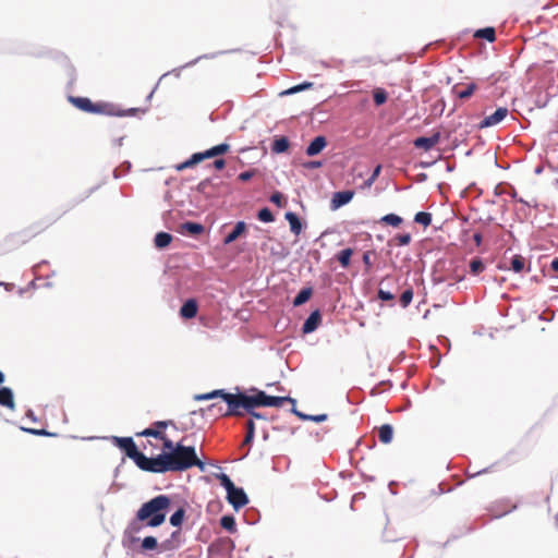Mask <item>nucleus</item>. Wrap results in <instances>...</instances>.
<instances>
[{
	"label": "nucleus",
	"mask_w": 558,
	"mask_h": 558,
	"mask_svg": "<svg viewBox=\"0 0 558 558\" xmlns=\"http://www.w3.org/2000/svg\"><path fill=\"white\" fill-rule=\"evenodd\" d=\"M185 515V511L183 508L178 509L171 517H170V523L173 526H180L183 522Z\"/></svg>",
	"instance_id": "37"
},
{
	"label": "nucleus",
	"mask_w": 558,
	"mask_h": 558,
	"mask_svg": "<svg viewBox=\"0 0 558 558\" xmlns=\"http://www.w3.org/2000/svg\"><path fill=\"white\" fill-rule=\"evenodd\" d=\"M257 217L263 222H272L275 219L272 213L268 208L260 209Z\"/></svg>",
	"instance_id": "40"
},
{
	"label": "nucleus",
	"mask_w": 558,
	"mask_h": 558,
	"mask_svg": "<svg viewBox=\"0 0 558 558\" xmlns=\"http://www.w3.org/2000/svg\"><path fill=\"white\" fill-rule=\"evenodd\" d=\"M225 166H226V162H225V160H223V159H216V160L214 161V167H215L216 169H218V170L223 169V168H225Z\"/></svg>",
	"instance_id": "52"
},
{
	"label": "nucleus",
	"mask_w": 558,
	"mask_h": 558,
	"mask_svg": "<svg viewBox=\"0 0 558 558\" xmlns=\"http://www.w3.org/2000/svg\"><path fill=\"white\" fill-rule=\"evenodd\" d=\"M414 221L426 228L432 223V215L429 213L420 211L414 216Z\"/></svg>",
	"instance_id": "32"
},
{
	"label": "nucleus",
	"mask_w": 558,
	"mask_h": 558,
	"mask_svg": "<svg viewBox=\"0 0 558 558\" xmlns=\"http://www.w3.org/2000/svg\"><path fill=\"white\" fill-rule=\"evenodd\" d=\"M393 241L398 246H405L411 242V235L409 233L398 234L393 238Z\"/></svg>",
	"instance_id": "42"
},
{
	"label": "nucleus",
	"mask_w": 558,
	"mask_h": 558,
	"mask_svg": "<svg viewBox=\"0 0 558 558\" xmlns=\"http://www.w3.org/2000/svg\"><path fill=\"white\" fill-rule=\"evenodd\" d=\"M311 295H312V289L311 288L302 289L298 293V295L294 298L293 305L294 306H300V305L304 304L305 302H307L310 300Z\"/></svg>",
	"instance_id": "26"
},
{
	"label": "nucleus",
	"mask_w": 558,
	"mask_h": 558,
	"mask_svg": "<svg viewBox=\"0 0 558 558\" xmlns=\"http://www.w3.org/2000/svg\"><path fill=\"white\" fill-rule=\"evenodd\" d=\"M217 398H220L228 403L227 413L240 414V416H243L245 412H251V410H254L257 407H266V393L260 390L256 391V393L252 396H247L242 392L230 393L226 392L223 389L195 396V400L197 401Z\"/></svg>",
	"instance_id": "3"
},
{
	"label": "nucleus",
	"mask_w": 558,
	"mask_h": 558,
	"mask_svg": "<svg viewBox=\"0 0 558 558\" xmlns=\"http://www.w3.org/2000/svg\"><path fill=\"white\" fill-rule=\"evenodd\" d=\"M197 302L194 299L187 300L180 308V315L185 319L194 318L197 314Z\"/></svg>",
	"instance_id": "16"
},
{
	"label": "nucleus",
	"mask_w": 558,
	"mask_h": 558,
	"mask_svg": "<svg viewBox=\"0 0 558 558\" xmlns=\"http://www.w3.org/2000/svg\"><path fill=\"white\" fill-rule=\"evenodd\" d=\"M525 267V258L521 255H514L511 259V269L521 272Z\"/></svg>",
	"instance_id": "31"
},
{
	"label": "nucleus",
	"mask_w": 558,
	"mask_h": 558,
	"mask_svg": "<svg viewBox=\"0 0 558 558\" xmlns=\"http://www.w3.org/2000/svg\"><path fill=\"white\" fill-rule=\"evenodd\" d=\"M485 269V265L481 258H474L470 263V271L472 275L477 276Z\"/></svg>",
	"instance_id": "33"
},
{
	"label": "nucleus",
	"mask_w": 558,
	"mask_h": 558,
	"mask_svg": "<svg viewBox=\"0 0 558 558\" xmlns=\"http://www.w3.org/2000/svg\"><path fill=\"white\" fill-rule=\"evenodd\" d=\"M353 196H354V192L353 191L336 192L332 195V198H331V202H330L331 209H338L341 206L348 204L349 202H351Z\"/></svg>",
	"instance_id": "12"
},
{
	"label": "nucleus",
	"mask_w": 558,
	"mask_h": 558,
	"mask_svg": "<svg viewBox=\"0 0 558 558\" xmlns=\"http://www.w3.org/2000/svg\"><path fill=\"white\" fill-rule=\"evenodd\" d=\"M474 37L483 38L489 43H493L496 39V32H495L494 27H485V28L477 29L474 34Z\"/></svg>",
	"instance_id": "24"
},
{
	"label": "nucleus",
	"mask_w": 558,
	"mask_h": 558,
	"mask_svg": "<svg viewBox=\"0 0 558 558\" xmlns=\"http://www.w3.org/2000/svg\"><path fill=\"white\" fill-rule=\"evenodd\" d=\"M477 85L475 83H470L465 85L458 84L453 87V93L460 99H468L475 93Z\"/></svg>",
	"instance_id": "15"
},
{
	"label": "nucleus",
	"mask_w": 558,
	"mask_h": 558,
	"mask_svg": "<svg viewBox=\"0 0 558 558\" xmlns=\"http://www.w3.org/2000/svg\"><path fill=\"white\" fill-rule=\"evenodd\" d=\"M246 433H251L252 435H255V424L253 420H248L246 423Z\"/></svg>",
	"instance_id": "50"
},
{
	"label": "nucleus",
	"mask_w": 558,
	"mask_h": 558,
	"mask_svg": "<svg viewBox=\"0 0 558 558\" xmlns=\"http://www.w3.org/2000/svg\"><path fill=\"white\" fill-rule=\"evenodd\" d=\"M482 234L480 232H476L473 234V240L476 244V246H480L482 244Z\"/></svg>",
	"instance_id": "55"
},
{
	"label": "nucleus",
	"mask_w": 558,
	"mask_h": 558,
	"mask_svg": "<svg viewBox=\"0 0 558 558\" xmlns=\"http://www.w3.org/2000/svg\"><path fill=\"white\" fill-rule=\"evenodd\" d=\"M393 429L389 424H384L378 429V439L383 444H389L392 440Z\"/></svg>",
	"instance_id": "22"
},
{
	"label": "nucleus",
	"mask_w": 558,
	"mask_h": 558,
	"mask_svg": "<svg viewBox=\"0 0 558 558\" xmlns=\"http://www.w3.org/2000/svg\"><path fill=\"white\" fill-rule=\"evenodd\" d=\"M172 241V235L167 232H159L155 236V246L158 248H165L168 246Z\"/></svg>",
	"instance_id": "25"
},
{
	"label": "nucleus",
	"mask_w": 558,
	"mask_h": 558,
	"mask_svg": "<svg viewBox=\"0 0 558 558\" xmlns=\"http://www.w3.org/2000/svg\"><path fill=\"white\" fill-rule=\"evenodd\" d=\"M206 411L216 416H240V414L227 413L228 403H226L222 399L220 402H215L208 405Z\"/></svg>",
	"instance_id": "14"
},
{
	"label": "nucleus",
	"mask_w": 558,
	"mask_h": 558,
	"mask_svg": "<svg viewBox=\"0 0 558 558\" xmlns=\"http://www.w3.org/2000/svg\"><path fill=\"white\" fill-rule=\"evenodd\" d=\"M230 146L226 143L219 144L217 146L211 147L210 149L204 153H196L192 155L190 159L177 166V170H183L190 167L195 166L196 163L203 161L204 159L211 158L215 156L223 155L229 150Z\"/></svg>",
	"instance_id": "6"
},
{
	"label": "nucleus",
	"mask_w": 558,
	"mask_h": 558,
	"mask_svg": "<svg viewBox=\"0 0 558 558\" xmlns=\"http://www.w3.org/2000/svg\"><path fill=\"white\" fill-rule=\"evenodd\" d=\"M137 436L154 437L162 441L165 452L151 458L150 470L153 473L182 472L193 466L204 471L205 464L198 459L195 448L173 444L161 430H143Z\"/></svg>",
	"instance_id": "1"
},
{
	"label": "nucleus",
	"mask_w": 558,
	"mask_h": 558,
	"mask_svg": "<svg viewBox=\"0 0 558 558\" xmlns=\"http://www.w3.org/2000/svg\"><path fill=\"white\" fill-rule=\"evenodd\" d=\"M322 320L320 314L318 311L313 312L305 323L303 324L302 331L304 333L313 332L319 325Z\"/></svg>",
	"instance_id": "18"
},
{
	"label": "nucleus",
	"mask_w": 558,
	"mask_h": 558,
	"mask_svg": "<svg viewBox=\"0 0 558 558\" xmlns=\"http://www.w3.org/2000/svg\"><path fill=\"white\" fill-rule=\"evenodd\" d=\"M550 268L553 271L558 272V257H555L551 260Z\"/></svg>",
	"instance_id": "57"
},
{
	"label": "nucleus",
	"mask_w": 558,
	"mask_h": 558,
	"mask_svg": "<svg viewBox=\"0 0 558 558\" xmlns=\"http://www.w3.org/2000/svg\"><path fill=\"white\" fill-rule=\"evenodd\" d=\"M5 376L0 371V385L4 383ZM0 405L5 407L10 410H14L15 402H14V396L13 391L9 387H1L0 388Z\"/></svg>",
	"instance_id": "9"
},
{
	"label": "nucleus",
	"mask_w": 558,
	"mask_h": 558,
	"mask_svg": "<svg viewBox=\"0 0 558 558\" xmlns=\"http://www.w3.org/2000/svg\"><path fill=\"white\" fill-rule=\"evenodd\" d=\"M26 432L37 436H54L56 434L49 433L46 429L27 428Z\"/></svg>",
	"instance_id": "46"
},
{
	"label": "nucleus",
	"mask_w": 558,
	"mask_h": 558,
	"mask_svg": "<svg viewBox=\"0 0 558 558\" xmlns=\"http://www.w3.org/2000/svg\"><path fill=\"white\" fill-rule=\"evenodd\" d=\"M322 166V162L320 161H308L304 165V167L306 168H310V169H313V168H318Z\"/></svg>",
	"instance_id": "54"
},
{
	"label": "nucleus",
	"mask_w": 558,
	"mask_h": 558,
	"mask_svg": "<svg viewBox=\"0 0 558 558\" xmlns=\"http://www.w3.org/2000/svg\"><path fill=\"white\" fill-rule=\"evenodd\" d=\"M171 505V500L166 495H158L153 499L144 502L136 512V518L130 522L124 534L132 536L141 530L140 522L146 526L157 527L161 525L167 515V511Z\"/></svg>",
	"instance_id": "2"
},
{
	"label": "nucleus",
	"mask_w": 558,
	"mask_h": 558,
	"mask_svg": "<svg viewBox=\"0 0 558 558\" xmlns=\"http://www.w3.org/2000/svg\"><path fill=\"white\" fill-rule=\"evenodd\" d=\"M245 230H246V225L244 221L236 222L232 232H230L225 238L223 243L230 244V243L234 242Z\"/></svg>",
	"instance_id": "21"
},
{
	"label": "nucleus",
	"mask_w": 558,
	"mask_h": 558,
	"mask_svg": "<svg viewBox=\"0 0 558 558\" xmlns=\"http://www.w3.org/2000/svg\"><path fill=\"white\" fill-rule=\"evenodd\" d=\"M254 175L253 171H244L239 174V180L248 181Z\"/></svg>",
	"instance_id": "48"
},
{
	"label": "nucleus",
	"mask_w": 558,
	"mask_h": 558,
	"mask_svg": "<svg viewBox=\"0 0 558 558\" xmlns=\"http://www.w3.org/2000/svg\"><path fill=\"white\" fill-rule=\"evenodd\" d=\"M363 263L365 264L366 268L372 267V259H371V252H365L363 255Z\"/></svg>",
	"instance_id": "49"
},
{
	"label": "nucleus",
	"mask_w": 558,
	"mask_h": 558,
	"mask_svg": "<svg viewBox=\"0 0 558 558\" xmlns=\"http://www.w3.org/2000/svg\"><path fill=\"white\" fill-rule=\"evenodd\" d=\"M286 219L290 225V230L293 234L299 235L302 231V223L296 214L289 211L286 214Z\"/></svg>",
	"instance_id": "19"
},
{
	"label": "nucleus",
	"mask_w": 558,
	"mask_h": 558,
	"mask_svg": "<svg viewBox=\"0 0 558 558\" xmlns=\"http://www.w3.org/2000/svg\"><path fill=\"white\" fill-rule=\"evenodd\" d=\"M158 546H159V544H158L156 537H154V536H146L142 541V548L144 550L158 549Z\"/></svg>",
	"instance_id": "38"
},
{
	"label": "nucleus",
	"mask_w": 558,
	"mask_h": 558,
	"mask_svg": "<svg viewBox=\"0 0 558 558\" xmlns=\"http://www.w3.org/2000/svg\"><path fill=\"white\" fill-rule=\"evenodd\" d=\"M218 480L220 481V484L226 488L227 494L235 487L231 478L225 473L218 475Z\"/></svg>",
	"instance_id": "39"
},
{
	"label": "nucleus",
	"mask_w": 558,
	"mask_h": 558,
	"mask_svg": "<svg viewBox=\"0 0 558 558\" xmlns=\"http://www.w3.org/2000/svg\"><path fill=\"white\" fill-rule=\"evenodd\" d=\"M412 299H413V289L412 288H408L400 295V300H399L400 305L403 308L408 307L410 305V303L412 302Z\"/></svg>",
	"instance_id": "34"
},
{
	"label": "nucleus",
	"mask_w": 558,
	"mask_h": 558,
	"mask_svg": "<svg viewBox=\"0 0 558 558\" xmlns=\"http://www.w3.org/2000/svg\"><path fill=\"white\" fill-rule=\"evenodd\" d=\"M169 425H173V422L172 421H157L153 424L151 427L149 428H146L145 430H161L162 433H165L163 430L169 426Z\"/></svg>",
	"instance_id": "41"
},
{
	"label": "nucleus",
	"mask_w": 558,
	"mask_h": 558,
	"mask_svg": "<svg viewBox=\"0 0 558 558\" xmlns=\"http://www.w3.org/2000/svg\"><path fill=\"white\" fill-rule=\"evenodd\" d=\"M180 537H181L180 530L172 532L170 538H168L159 544V546H158L159 553L170 551V550H174V549L179 548L180 543H181Z\"/></svg>",
	"instance_id": "13"
},
{
	"label": "nucleus",
	"mask_w": 558,
	"mask_h": 558,
	"mask_svg": "<svg viewBox=\"0 0 558 558\" xmlns=\"http://www.w3.org/2000/svg\"><path fill=\"white\" fill-rule=\"evenodd\" d=\"M252 417L257 420H265V416L260 413L255 412L254 410H251V412H247Z\"/></svg>",
	"instance_id": "56"
},
{
	"label": "nucleus",
	"mask_w": 558,
	"mask_h": 558,
	"mask_svg": "<svg viewBox=\"0 0 558 558\" xmlns=\"http://www.w3.org/2000/svg\"><path fill=\"white\" fill-rule=\"evenodd\" d=\"M327 420V414H319V415H310L308 416V421H314V422H324Z\"/></svg>",
	"instance_id": "47"
},
{
	"label": "nucleus",
	"mask_w": 558,
	"mask_h": 558,
	"mask_svg": "<svg viewBox=\"0 0 558 558\" xmlns=\"http://www.w3.org/2000/svg\"><path fill=\"white\" fill-rule=\"evenodd\" d=\"M48 226L34 223L13 235V240L19 244H24L37 234L41 233Z\"/></svg>",
	"instance_id": "7"
},
{
	"label": "nucleus",
	"mask_w": 558,
	"mask_h": 558,
	"mask_svg": "<svg viewBox=\"0 0 558 558\" xmlns=\"http://www.w3.org/2000/svg\"><path fill=\"white\" fill-rule=\"evenodd\" d=\"M113 444L124 451L126 457L132 459L136 465L144 471L150 470L151 458H147L137 450V447L131 437H113Z\"/></svg>",
	"instance_id": "5"
},
{
	"label": "nucleus",
	"mask_w": 558,
	"mask_h": 558,
	"mask_svg": "<svg viewBox=\"0 0 558 558\" xmlns=\"http://www.w3.org/2000/svg\"><path fill=\"white\" fill-rule=\"evenodd\" d=\"M556 185L558 186V179L556 180Z\"/></svg>",
	"instance_id": "58"
},
{
	"label": "nucleus",
	"mask_w": 558,
	"mask_h": 558,
	"mask_svg": "<svg viewBox=\"0 0 558 558\" xmlns=\"http://www.w3.org/2000/svg\"><path fill=\"white\" fill-rule=\"evenodd\" d=\"M380 221L385 225L399 227L402 223V218L396 214L385 215Z\"/></svg>",
	"instance_id": "30"
},
{
	"label": "nucleus",
	"mask_w": 558,
	"mask_h": 558,
	"mask_svg": "<svg viewBox=\"0 0 558 558\" xmlns=\"http://www.w3.org/2000/svg\"><path fill=\"white\" fill-rule=\"evenodd\" d=\"M286 402H289V403H292L293 405H295V400L291 397H272V396L266 395V407L280 408Z\"/></svg>",
	"instance_id": "20"
},
{
	"label": "nucleus",
	"mask_w": 558,
	"mask_h": 558,
	"mask_svg": "<svg viewBox=\"0 0 558 558\" xmlns=\"http://www.w3.org/2000/svg\"><path fill=\"white\" fill-rule=\"evenodd\" d=\"M253 439H254V435H252L251 433H246V435H245V437L243 439L242 445L243 446H248V445L252 444Z\"/></svg>",
	"instance_id": "51"
},
{
	"label": "nucleus",
	"mask_w": 558,
	"mask_h": 558,
	"mask_svg": "<svg viewBox=\"0 0 558 558\" xmlns=\"http://www.w3.org/2000/svg\"><path fill=\"white\" fill-rule=\"evenodd\" d=\"M508 112L506 107L498 108L493 114L485 117L480 122L478 128L485 129L500 123L508 116Z\"/></svg>",
	"instance_id": "10"
},
{
	"label": "nucleus",
	"mask_w": 558,
	"mask_h": 558,
	"mask_svg": "<svg viewBox=\"0 0 558 558\" xmlns=\"http://www.w3.org/2000/svg\"><path fill=\"white\" fill-rule=\"evenodd\" d=\"M220 525L230 533H234L236 531L235 520L232 515H223L220 519Z\"/></svg>",
	"instance_id": "29"
},
{
	"label": "nucleus",
	"mask_w": 558,
	"mask_h": 558,
	"mask_svg": "<svg viewBox=\"0 0 558 558\" xmlns=\"http://www.w3.org/2000/svg\"><path fill=\"white\" fill-rule=\"evenodd\" d=\"M228 501L235 510L248 504V498L242 488L234 487L227 494Z\"/></svg>",
	"instance_id": "8"
},
{
	"label": "nucleus",
	"mask_w": 558,
	"mask_h": 558,
	"mask_svg": "<svg viewBox=\"0 0 558 558\" xmlns=\"http://www.w3.org/2000/svg\"><path fill=\"white\" fill-rule=\"evenodd\" d=\"M70 102L77 109L88 112L105 116H133L138 111L136 108L129 109L126 111L118 110L113 105L108 102H93L87 97H69Z\"/></svg>",
	"instance_id": "4"
},
{
	"label": "nucleus",
	"mask_w": 558,
	"mask_h": 558,
	"mask_svg": "<svg viewBox=\"0 0 558 558\" xmlns=\"http://www.w3.org/2000/svg\"><path fill=\"white\" fill-rule=\"evenodd\" d=\"M292 412H293L296 416H299L301 420L308 421V416H310V415L304 414V413H302V412L298 411L294 407H293V409H292Z\"/></svg>",
	"instance_id": "53"
},
{
	"label": "nucleus",
	"mask_w": 558,
	"mask_h": 558,
	"mask_svg": "<svg viewBox=\"0 0 558 558\" xmlns=\"http://www.w3.org/2000/svg\"><path fill=\"white\" fill-rule=\"evenodd\" d=\"M378 299L381 301H393L395 294L390 291L384 290L381 287L378 289L377 292Z\"/></svg>",
	"instance_id": "44"
},
{
	"label": "nucleus",
	"mask_w": 558,
	"mask_h": 558,
	"mask_svg": "<svg viewBox=\"0 0 558 558\" xmlns=\"http://www.w3.org/2000/svg\"><path fill=\"white\" fill-rule=\"evenodd\" d=\"M440 141V133L439 132H436L434 133L432 136L429 137H417L414 140V146L416 148H422L424 150H429L432 149L434 146H436Z\"/></svg>",
	"instance_id": "11"
},
{
	"label": "nucleus",
	"mask_w": 558,
	"mask_h": 558,
	"mask_svg": "<svg viewBox=\"0 0 558 558\" xmlns=\"http://www.w3.org/2000/svg\"><path fill=\"white\" fill-rule=\"evenodd\" d=\"M313 86V83L311 82H305V83H302V84H299V85H295L284 92L281 93V95H292V94H296L299 92H302V90H305V89H308Z\"/></svg>",
	"instance_id": "35"
},
{
	"label": "nucleus",
	"mask_w": 558,
	"mask_h": 558,
	"mask_svg": "<svg viewBox=\"0 0 558 558\" xmlns=\"http://www.w3.org/2000/svg\"><path fill=\"white\" fill-rule=\"evenodd\" d=\"M374 102L381 106L387 101L388 94L384 88L377 87L373 90Z\"/></svg>",
	"instance_id": "28"
},
{
	"label": "nucleus",
	"mask_w": 558,
	"mask_h": 558,
	"mask_svg": "<svg viewBox=\"0 0 558 558\" xmlns=\"http://www.w3.org/2000/svg\"><path fill=\"white\" fill-rule=\"evenodd\" d=\"M270 202L276 204L278 207H283L286 205L283 195L280 192L272 193Z\"/></svg>",
	"instance_id": "45"
},
{
	"label": "nucleus",
	"mask_w": 558,
	"mask_h": 558,
	"mask_svg": "<svg viewBox=\"0 0 558 558\" xmlns=\"http://www.w3.org/2000/svg\"><path fill=\"white\" fill-rule=\"evenodd\" d=\"M289 148V141L286 137L278 138L274 142L272 150L283 153Z\"/></svg>",
	"instance_id": "36"
},
{
	"label": "nucleus",
	"mask_w": 558,
	"mask_h": 558,
	"mask_svg": "<svg viewBox=\"0 0 558 558\" xmlns=\"http://www.w3.org/2000/svg\"><path fill=\"white\" fill-rule=\"evenodd\" d=\"M352 254H353L352 248H344V250L340 251L339 254L337 255V259L343 268L349 267Z\"/></svg>",
	"instance_id": "27"
},
{
	"label": "nucleus",
	"mask_w": 558,
	"mask_h": 558,
	"mask_svg": "<svg viewBox=\"0 0 558 558\" xmlns=\"http://www.w3.org/2000/svg\"><path fill=\"white\" fill-rule=\"evenodd\" d=\"M327 145V141L324 136L315 137L306 148L307 156L318 155Z\"/></svg>",
	"instance_id": "17"
},
{
	"label": "nucleus",
	"mask_w": 558,
	"mask_h": 558,
	"mask_svg": "<svg viewBox=\"0 0 558 558\" xmlns=\"http://www.w3.org/2000/svg\"><path fill=\"white\" fill-rule=\"evenodd\" d=\"M181 232H187L193 235L201 234L204 231V226L197 222H184L181 225Z\"/></svg>",
	"instance_id": "23"
},
{
	"label": "nucleus",
	"mask_w": 558,
	"mask_h": 558,
	"mask_svg": "<svg viewBox=\"0 0 558 558\" xmlns=\"http://www.w3.org/2000/svg\"><path fill=\"white\" fill-rule=\"evenodd\" d=\"M380 171H381V166L380 165L376 166L372 175L364 182V186L371 187L374 184V182L376 181V179L378 178V175L380 174Z\"/></svg>",
	"instance_id": "43"
}]
</instances>
